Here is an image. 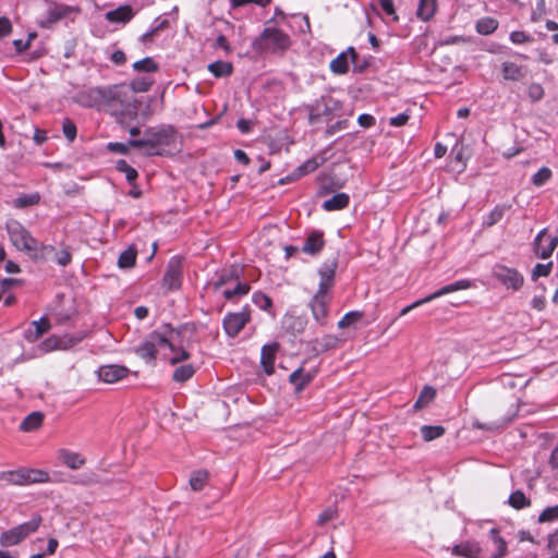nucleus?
Returning <instances> with one entry per match:
<instances>
[{"instance_id":"obj_19","label":"nucleus","mask_w":558,"mask_h":558,"mask_svg":"<svg viewBox=\"0 0 558 558\" xmlns=\"http://www.w3.org/2000/svg\"><path fill=\"white\" fill-rule=\"evenodd\" d=\"M51 325L49 320L45 317H41L39 320H34L31 324V327L25 330L24 338L28 342H35L38 340L45 332L49 331Z\"/></svg>"},{"instance_id":"obj_17","label":"nucleus","mask_w":558,"mask_h":558,"mask_svg":"<svg viewBox=\"0 0 558 558\" xmlns=\"http://www.w3.org/2000/svg\"><path fill=\"white\" fill-rule=\"evenodd\" d=\"M279 350V344L277 342L265 344L262 348L260 352V364L263 366L264 372L267 375H272L275 372V360L276 354Z\"/></svg>"},{"instance_id":"obj_45","label":"nucleus","mask_w":558,"mask_h":558,"mask_svg":"<svg viewBox=\"0 0 558 558\" xmlns=\"http://www.w3.org/2000/svg\"><path fill=\"white\" fill-rule=\"evenodd\" d=\"M251 287L247 283L238 282L234 289H228L223 291L226 300H232L235 296H242L248 293Z\"/></svg>"},{"instance_id":"obj_51","label":"nucleus","mask_w":558,"mask_h":558,"mask_svg":"<svg viewBox=\"0 0 558 558\" xmlns=\"http://www.w3.org/2000/svg\"><path fill=\"white\" fill-rule=\"evenodd\" d=\"M26 474L28 477V484L45 483L49 480L48 474L41 470H26Z\"/></svg>"},{"instance_id":"obj_47","label":"nucleus","mask_w":558,"mask_h":558,"mask_svg":"<svg viewBox=\"0 0 558 558\" xmlns=\"http://www.w3.org/2000/svg\"><path fill=\"white\" fill-rule=\"evenodd\" d=\"M363 317L362 312L352 311L347 313L338 323V327L344 329L357 323Z\"/></svg>"},{"instance_id":"obj_43","label":"nucleus","mask_w":558,"mask_h":558,"mask_svg":"<svg viewBox=\"0 0 558 558\" xmlns=\"http://www.w3.org/2000/svg\"><path fill=\"white\" fill-rule=\"evenodd\" d=\"M553 177V172L548 167H542L533 177L532 183L539 187L547 183Z\"/></svg>"},{"instance_id":"obj_39","label":"nucleus","mask_w":558,"mask_h":558,"mask_svg":"<svg viewBox=\"0 0 558 558\" xmlns=\"http://www.w3.org/2000/svg\"><path fill=\"white\" fill-rule=\"evenodd\" d=\"M325 159L320 157H313L307 159L304 163H302L298 169L299 177L314 172L317 168H319L324 163Z\"/></svg>"},{"instance_id":"obj_34","label":"nucleus","mask_w":558,"mask_h":558,"mask_svg":"<svg viewBox=\"0 0 558 558\" xmlns=\"http://www.w3.org/2000/svg\"><path fill=\"white\" fill-rule=\"evenodd\" d=\"M43 420L44 414L41 412H32L21 423V429L24 432L35 430L41 425Z\"/></svg>"},{"instance_id":"obj_32","label":"nucleus","mask_w":558,"mask_h":558,"mask_svg":"<svg viewBox=\"0 0 558 558\" xmlns=\"http://www.w3.org/2000/svg\"><path fill=\"white\" fill-rule=\"evenodd\" d=\"M339 339L333 335H326L313 341V348L317 352H325L337 347Z\"/></svg>"},{"instance_id":"obj_8","label":"nucleus","mask_w":558,"mask_h":558,"mask_svg":"<svg viewBox=\"0 0 558 558\" xmlns=\"http://www.w3.org/2000/svg\"><path fill=\"white\" fill-rule=\"evenodd\" d=\"M45 4L46 16L38 22L43 28H50L59 21L81 13V8L77 5H68L52 0H46Z\"/></svg>"},{"instance_id":"obj_30","label":"nucleus","mask_w":558,"mask_h":558,"mask_svg":"<svg viewBox=\"0 0 558 558\" xmlns=\"http://www.w3.org/2000/svg\"><path fill=\"white\" fill-rule=\"evenodd\" d=\"M511 208L510 205H505V204H501V205H497L494 207V209L485 217L484 221H483V226L485 228H490L493 226H495L497 222H499L507 210H509Z\"/></svg>"},{"instance_id":"obj_60","label":"nucleus","mask_w":558,"mask_h":558,"mask_svg":"<svg viewBox=\"0 0 558 558\" xmlns=\"http://www.w3.org/2000/svg\"><path fill=\"white\" fill-rule=\"evenodd\" d=\"M72 256L68 250H62L56 254V260L60 266H66L71 263Z\"/></svg>"},{"instance_id":"obj_20","label":"nucleus","mask_w":558,"mask_h":558,"mask_svg":"<svg viewBox=\"0 0 558 558\" xmlns=\"http://www.w3.org/2000/svg\"><path fill=\"white\" fill-rule=\"evenodd\" d=\"M483 550L481 546L475 542H464L454 545L452 554L464 558H483Z\"/></svg>"},{"instance_id":"obj_61","label":"nucleus","mask_w":558,"mask_h":558,"mask_svg":"<svg viewBox=\"0 0 558 558\" xmlns=\"http://www.w3.org/2000/svg\"><path fill=\"white\" fill-rule=\"evenodd\" d=\"M213 46H214V48L222 49L227 53L231 52V48H230L229 41H228V39H227V37L225 35H219L216 38V40H215Z\"/></svg>"},{"instance_id":"obj_49","label":"nucleus","mask_w":558,"mask_h":558,"mask_svg":"<svg viewBox=\"0 0 558 558\" xmlns=\"http://www.w3.org/2000/svg\"><path fill=\"white\" fill-rule=\"evenodd\" d=\"M133 69L137 72H153L157 70L155 61L147 57L133 63Z\"/></svg>"},{"instance_id":"obj_21","label":"nucleus","mask_w":558,"mask_h":558,"mask_svg":"<svg viewBox=\"0 0 558 558\" xmlns=\"http://www.w3.org/2000/svg\"><path fill=\"white\" fill-rule=\"evenodd\" d=\"M325 245L324 234L319 231H313L305 240L302 252L316 255L318 254Z\"/></svg>"},{"instance_id":"obj_33","label":"nucleus","mask_w":558,"mask_h":558,"mask_svg":"<svg viewBox=\"0 0 558 558\" xmlns=\"http://www.w3.org/2000/svg\"><path fill=\"white\" fill-rule=\"evenodd\" d=\"M508 502L515 510H521L531 506V499L527 498L520 489L510 494Z\"/></svg>"},{"instance_id":"obj_12","label":"nucleus","mask_w":558,"mask_h":558,"mask_svg":"<svg viewBox=\"0 0 558 558\" xmlns=\"http://www.w3.org/2000/svg\"><path fill=\"white\" fill-rule=\"evenodd\" d=\"M558 245V236H550L547 229L541 230L534 239V253L547 259L551 256L553 252Z\"/></svg>"},{"instance_id":"obj_5","label":"nucleus","mask_w":558,"mask_h":558,"mask_svg":"<svg viewBox=\"0 0 558 558\" xmlns=\"http://www.w3.org/2000/svg\"><path fill=\"white\" fill-rule=\"evenodd\" d=\"M290 36L276 26H267L253 43L255 50L284 54L291 47Z\"/></svg>"},{"instance_id":"obj_35","label":"nucleus","mask_w":558,"mask_h":558,"mask_svg":"<svg viewBox=\"0 0 558 558\" xmlns=\"http://www.w3.org/2000/svg\"><path fill=\"white\" fill-rule=\"evenodd\" d=\"M207 482L208 472L205 470L193 471L189 480L191 488L195 492L203 489Z\"/></svg>"},{"instance_id":"obj_42","label":"nucleus","mask_w":558,"mask_h":558,"mask_svg":"<svg viewBox=\"0 0 558 558\" xmlns=\"http://www.w3.org/2000/svg\"><path fill=\"white\" fill-rule=\"evenodd\" d=\"M39 201H40V196L38 193L24 194V195L16 197L13 201V205L16 208H24V207L36 205L39 203Z\"/></svg>"},{"instance_id":"obj_40","label":"nucleus","mask_w":558,"mask_h":558,"mask_svg":"<svg viewBox=\"0 0 558 558\" xmlns=\"http://www.w3.org/2000/svg\"><path fill=\"white\" fill-rule=\"evenodd\" d=\"M490 535L497 548V553L493 558H504L508 550L507 542L500 536L497 529H492Z\"/></svg>"},{"instance_id":"obj_50","label":"nucleus","mask_w":558,"mask_h":558,"mask_svg":"<svg viewBox=\"0 0 558 558\" xmlns=\"http://www.w3.org/2000/svg\"><path fill=\"white\" fill-rule=\"evenodd\" d=\"M558 520V504L556 506L545 508L538 515L539 523L553 522Z\"/></svg>"},{"instance_id":"obj_22","label":"nucleus","mask_w":558,"mask_h":558,"mask_svg":"<svg viewBox=\"0 0 558 558\" xmlns=\"http://www.w3.org/2000/svg\"><path fill=\"white\" fill-rule=\"evenodd\" d=\"M59 460L71 470L81 469L86 460L77 452L70 451L68 449H60L58 451Z\"/></svg>"},{"instance_id":"obj_1","label":"nucleus","mask_w":558,"mask_h":558,"mask_svg":"<svg viewBox=\"0 0 558 558\" xmlns=\"http://www.w3.org/2000/svg\"><path fill=\"white\" fill-rule=\"evenodd\" d=\"M132 96V90L126 87H92L77 96L80 105L86 108L106 109L116 117L117 122L120 123V112H122L120 101L122 98L125 100Z\"/></svg>"},{"instance_id":"obj_31","label":"nucleus","mask_w":558,"mask_h":558,"mask_svg":"<svg viewBox=\"0 0 558 558\" xmlns=\"http://www.w3.org/2000/svg\"><path fill=\"white\" fill-rule=\"evenodd\" d=\"M498 27V21L490 16L480 19L475 24V29L481 35H490Z\"/></svg>"},{"instance_id":"obj_53","label":"nucleus","mask_w":558,"mask_h":558,"mask_svg":"<svg viewBox=\"0 0 558 558\" xmlns=\"http://www.w3.org/2000/svg\"><path fill=\"white\" fill-rule=\"evenodd\" d=\"M253 302L260 308V310H264V311H267L268 308L271 307L272 305V301L271 299L266 295L265 293L263 292H255L253 294Z\"/></svg>"},{"instance_id":"obj_54","label":"nucleus","mask_w":558,"mask_h":558,"mask_svg":"<svg viewBox=\"0 0 558 558\" xmlns=\"http://www.w3.org/2000/svg\"><path fill=\"white\" fill-rule=\"evenodd\" d=\"M553 268V263L536 264L532 270V279L536 280L539 277H547Z\"/></svg>"},{"instance_id":"obj_13","label":"nucleus","mask_w":558,"mask_h":558,"mask_svg":"<svg viewBox=\"0 0 558 558\" xmlns=\"http://www.w3.org/2000/svg\"><path fill=\"white\" fill-rule=\"evenodd\" d=\"M330 295L315 293L310 302L313 318L320 326H325L328 320Z\"/></svg>"},{"instance_id":"obj_27","label":"nucleus","mask_w":558,"mask_h":558,"mask_svg":"<svg viewBox=\"0 0 558 558\" xmlns=\"http://www.w3.org/2000/svg\"><path fill=\"white\" fill-rule=\"evenodd\" d=\"M207 69L217 78L227 77L233 73V64L222 60L209 63Z\"/></svg>"},{"instance_id":"obj_59","label":"nucleus","mask_w":558,"mask_h":558,"mask_svg":"<svg viewBox=\"0 0 558 558\" xmlns=\"http://www.w3.org/2000/svg\"><path fill=\"white\" fill-rule=\"evenodd\" d=\"M409 119H410V114L408 112H402V113H399L396 117L390 118L389 119V124L391 126L399 128V126H402V125L407 124Z\"/></svg>"},{"instance_id":"obj_26","label":"nucleus","mask_w":558,"mask_h":558,"mask_svg":"<svg viewBox=\"0 0 558 558\" xmlns=\"http://www.w3.org/2000/svg\"><path fill=\"white\" fill-rule=\"evenodd\" d=\"M169 27H170L169 21H167L166 19L158 17L154 21L150 29L141 36L140 40L143 44L151 43L155 39V37L158 36L159 32H161L166 28H169Z\"/></svg>"},{"instance_id":"obj_2","label":"nucleus","mask_w":558,"mask_h":558,"mask_svg":"<svg viewBox=\"0 0 558 558\" xmlns=\"http://www.w3.org/2000/svg\"><path fill=\"white\" fill-rule=\"evenodd\" d=\"M5 228L12 244L19 250L28 254L33 259L45 258L54 252L52 245L39 243L17 220H9Z\"/></svg>"},{"instance_id":"obj_15","label":"nucleus","mask_w":558,"mask_h":558,"mask_svg":"<svg viewBox=\"0 0 558 558\" xmlns=\"http://www.w3.org/2000/svg\"><path fill=\"white\" fill-rule=\"evenodd\" d=\"M129 374V369L121 365H105L98 369V377L105 383L114 384Z\"/></svg>"},{"instance_id":"obj_18","label":"nucleus","mask_w":558,"mask_h":558,"mask_svg":"<svg viewBox=\"0 0 558 558\" xmlns=\"http://www.w3.org/2000/svg\"><path fill=\"white\" fill-rule=\"evenodd\" d=\"M501 73L506 81L519 82L526 76L527 70L515 62L505 61L501 63Z\"/></svg>"},{"instance_id":"obj_56","label":"nucleus","mask_w":558,"mask_h":558,"mask_svg":"<svg viewBox=\"0 0 558 558\" xmlns=\"http://www.w3.org/2000/svg\"><path fill=\"white\" fill-rule=\"evenodd\" d=\"M337 517V511L331 509V508H327L325 509L317 518V523L319 525H324L326 524L327 522L333 520L335 518Z\"/></svg>"},{"instance_id":"obj_64","label":"nucleus","mask_w":558,"mask_h":558,"mask_svg":"<svg viewBox=\"0 0 558 558\" xmlns=\"http://www.w3.org/2000/svg\"><path fill=\"white\" fill-rule=\"evenodd\" d=\"M378 1H379V5H380L381 10L386 14L395 15V20L398 19V16L396 15L395 5H393V1L392 0H378Z\"/></svg>"},{"instance_id":"obj_28","label":"nucleus","mask_w":558,"mask_h":558,"mask_svg":"<svg viewBox=\"0 0 558 558\" xmlns=\"http://www.w3.org/2000/svg\"><path fill=\"white\" fill-rule=\"evenodd\" d=\"M78 339H72V338H59L57 336H52L48 339H46L43 342V345L45 347L46 351L53 350V349H68L72 345H74Z\"/></svg>"},{"instance_id":"obj_6","label":"nucleus","mask_w":558,"mask_h":558,"mask_svg":"<svg viewBox=\"0 0 558 558\" xmlns=\"http://www.w3.org/2000/svg\"><path fill=\"white\" fill-rule=\"evenodd\" d=\"M150 85L151 81L146 78L134 80L131 85H116V87H126L132 90L131 97H128L125 100L123 98L119 100L122 109V112H120V124H130L137 118L141 102L136 98V93L147 92Z\"/></svg>"},{"instance_id":"obj_11","label":"nucleus","mask_w":558,"mask_h":558,"mask_svg":"<svg viewBox=\"0 0 558 558\" xmlns=\"http://www.w3.org/2000/svg\"><path fill=\"white\" fill-rule=\"evenodd\" d=\"M251 320V312L244 307L238 313H228L223 318V329L229 337H236Z\"/></svg>"},{"instance_id":"obj_36","label":"nucleus","mask_w":558,"mask_h":558,"mask_svg":"<svg viewBox=\"0 0 558 558\" xmlns=\"http://www.w3.org/2000/svg\"><path fill=\"white\" fill-rule=\"evenodd\" d=\"M446 433V429L441 425H423L421 427V434L425 441H432L440 438Z\"/></svg>"},{"instance_id":"obj_10","label":"nucleus","mask_w":558,"mask_h":558,"mask_svg":"<svg viewBox=\"0 0 558 558\" xmlns=\"http://www.w3.org/2000/svg\"><path fill=\"white\" fill-rule=\"evenodd\" d=\"M338 262L336 258L327 259L318 269L319 284L316 293L329 295L335 286Z\"/></svg>"},{"instance_id":"obj_24","label":"nucleus","mask_w":558,"mask_h":558,"mask_svg":"<svg viewBox=\"0 0 558 558\" xmlns=\"http://www.w3.org/2000/svg\"><path fill=\"white\" fill-rule=\"evenodd\" d=\"M350 197L347 193H337L331 198L323 203V208L326 211L341 210L348 207Z\"/></svg>"},{"instance_id":"obj_55","label":"nucleus","mask_w":558,"mask_h":558,"mask_svg":"<svg viewBox=\"0 0 558 558\" xmlns=\"http://www.w3.org/2000/svg\"><path fill=\"white\" fill-rule=\"evenodd\" d=\"M529 98L533 101H539L544 97V88L538 83H532L527 88Z\"/></svg>"},{"instance_id":"obj_52","label":"nucleus","mask_w":558,"mask_h":558,"mask_svg":"<svg viewBox=\"0 0 558 558\" xmlns=\"http://www.w3.org/2000/svg\"><path fill=\"white\" fill-rule=\"evenodd\" d=\"M62 132L65 138L70 143H72L76 137V125L70 119L66 118L62 122Z\"/></svg>"},{"instance_id":"obj_4","label":"nucleus","mask_w":558,"mask_h":558,"mask_svg":"<svg viewBox=\"0 0 558 558\" xmlns=\"http://www.w3.org/2000/svg\"><path fill=\"white\" fill-rule=\"evenodd\" d=\"M174 141V130L172 126H157L145 131L142 138H132L129 145L137 148H146L150 155H161L165 153V146H169Z\"/></svg>"},{"instance_id":"obj_37","label":"nucleus","mask_w":558,"mask_h":558,"mask_svg":"<svg viewBox=\"0 0 558 558\" xmlns=\"http://www.w3.org/2000/svg\"><path fill=\"white\" fill-rule=\"evenodd\" d=\"M436 397V390L430 386H425L422 391L420 392V396L417 400L414 403V409L421 410L425 408L428 403H430Z\"/></svg>"},{"instance_id":"obj_62","label":"nucleus","mask_w":558,"mask_h":558,"mask_svg":"<svg viewBox=\"0 0 558 558\" xmlns=\"http://www.w3.org/2000/svg\"><path fill=\"white\" fill-rule=\"evenodd\" d=\"M357 122L362 128L367 129V128L374 126L376 123V120L373 116L363 113V114L359 116Z\"/></svg>"},{"instance_id":"obj_29","label":"nucleus","mask_w":558,"mask_h":558,"mask_svg":"<svg viewBox=\"0 0 558 558\" xmlns=\"http://www.w3.org/2000/svg\"><path fill=\"white\" fill-rule=\"evenodd\" d=\"M470 287H471V282L466 279H462V280H458L453 283L447 284L429 295H430L432 300H435L445 294L456 292L459 290H465V289H469Z\"/></svg>"},{"instance_id":"obj_7","label":"nucleus","mask_w":558,"mask_h":558,"mask_svg":"<svg viewBox=\"0 0 558 558\" xmlns=\"http://www.w3.org/2000/svg\"><path fill=\"white\" fill-rule=\"evenodd\" d=\"M493 278L506 290L518 292L524 286V276L517 268L497 263L492 269Z\"/></svg>"},{"instance_id":"obj_3","label":"nucleus","mask_w":558,"mask_h":558,"mask_svg":"<svg viewBox=\"0 0 558 558\" xmlns=\"http://www.w3.org/2000/svg\"><path fill=\"white\" fill-rule=\"evenodd\" d=\"M172 339L173 329L167 325L149 333L145 341L135 348V353L146 362H151L157 356L165 357L167 352L173 351Z\"/></svg>"},{"instance_id":"obj_57","label":"nucleus","mask_w":558,"mask_h":558,"mask_svg":"<svg viewBox=\"0 0 558 558\" xmlns=\"http://www.w3.org/2000/svg\"><path fill=\"white\" fill-rule=\"evenodd\" d=\"M430 301H433V300H432V298H430V295H427V296H425V298H423V299H420V300H417V301L413 302L412 304H410V305H408V306L403 307V308L401 310V312H400L399 316H404V315H407L408 313H410L412 310H414V308H416V307H418V306H421V305H423V304H425V303H428V302H430Z\"/></svg>"},{"instance_id":"obj_63","label":"nucleus","mask_w":558,"mask_h":558,"mask_svg":"<svg viewBox=\"0 0 558 558\" xmlns=\"http://www.w3.org/2000/svg\"><path fill=\"white\" fill-rule=\"evenodd\" d=\"M531 306L533 310L542 312L546 307V298L545 295H534L531 301Z\"/></svg>"},{"instance_id":"obj_58","label":"nucleus","mask_w":558,"mask_h":558,"mask_svg":"<svg viewBox=\"0 0 558 558\" xmlns=\"http://www.w3.org/2000/svg\"><path fill=\"white\" fill-rule=\"evenodd\" d=\"M510 40L513 44L521 45L531 40V37L522 31H514L510 34Z\"/></svg>"},{"instance_id":"obj_16","label":"nucleus","mask_w":558,"mask_h":558,"mask_svg":"<svg viewBox=\"0 0 558 558\" xmlns=\"http://www.w3.org/2000/svg\"><path fill=\"white\" fill-rule=\"evenodd\" d=\"M316 376V371H305L299 367L289 376V381L294 386L295 392H301L307 387Z\"/></svg>"},{"instance_id":"obj_23","label":"nucleus","mask_w":558,"mask_h":558,"mask_svg":"<svg viewBox=\"0 0 558 558\" xmlns=\"http://www.w3.org/2000/svg\"><path fill=\"white\" fill-rule=\"evenodd\" d=\"M134 13L130 5H121L114 10L108 11L105 17L111 23H126L131 21Z\"/></svg>"},{"instance_id":"obj_14","label":"nucleus","mask_w":558,"mask_h":558,"mask_svg":"<svg viewBox=\"0 0 558 558\" xmlns=\"http://www.w3.org/2000/svg\"><path fill=\"white\" fill-rule=\"evenodd\" d=\"M348 56H350L353 63L356 62L357 52L353 47H349L345 52L339 53L335 59L331 60L329 66L332 73L342 75L349 71Z\"/></svg>"},{"instance_id":"obj_44","label":"nucleus","mask_w":558,"mask_h":558,"mask_svg":"<svg viewBox=\"0 0 558 558\" xmlns=\"http://www.w3.org/2000/svg\"><path fill=\"white\" fill-rule=\"evenodd\" d=\"M195 366L192 363L177 366V381L184 383L195 374Z\"/></svg>"},{"instance_id":"obj_41","label":"nucleus","mask_w":558,"mask_h":558,"mask_svg":"<svg viewBox=\"0 0 558 558\" xmlns=\"http://www.w3.org/2000/svg\"><path fill=\"white\" fill-rule=\"evenodd\" d=\"M136 262V251L133 248L124 250L119 258H118V266L122 269L132 268L135 265Z\"/></svg>"},{"instance_id":"obj_48","label":"nucleus","mask_w":558,"mask_h":558,"mask_svg":"<svg viewBox=\"0 0 558 558\" xmlns=\"http://www.w3.org/2000/svg\"><path fill=\"white\" fill-rule=\"evenodd\" d=\"M7 481L14 485H28L26 470L12 471L7 474Z\"/></svg>"},{"instance_id":"obj_25","label":"nucleus","mask_w":558,"mask_h":558,"mask_svg":"<svg viewBox=\"0 0 558 558\" xmlns=\"http://www.w3.org/2000/svg\"><path fill=\"white\" fill-rule=\"evenodd\" d=\"M437 10V1L436 0H418L416 16L427 22L429 21L436 13Z\"/></svg>"},{"instance_id":"obj_38","label":"nucleus","mask_w":558,"mask_h":558,"mask_svg":"<svg viewBox=\"0 0 558 558\" xmlns=\"http://www.w3.org/2000/svg\"><path fill=\"white\" fill-rule=\"evenodd\" d=\"M218 278L214 281L213 286L215 290L220 289L222 286L238 278V271L235 268L222 269L217 274Z\"/></svg>"},{"instance_id":"obj_46","label":"nucleus","mask_w":558,"mask_h":558,"mask_svg":"<svg viewBox=\"0 0 558 558\" xmlns=\"http://www.w3.org/2000/svg\"><path fill=\"white\" fill-rule=\"evenodd\" d=\"M117 169L125 173V178L130 184H133L137 178V171L132 168L125 160L117 161Z\"/></svg>"},{"instance_id":"obj_9","label":"nucleus","mask_w":558,"mask_h":558,"mask_svg":"<svg viewBox=\"0 0 558 558\" xmlns=\"http://www.w3.org/2000/svg\"><path fill=\"white\" fill-rule=\"evenodd\" d=\"M40 522V517H34L28 522H24L7 532H3L0 536V545L3 547H11L20 544L29 534L37 531Z\"/></svg>"}]
</instances>
